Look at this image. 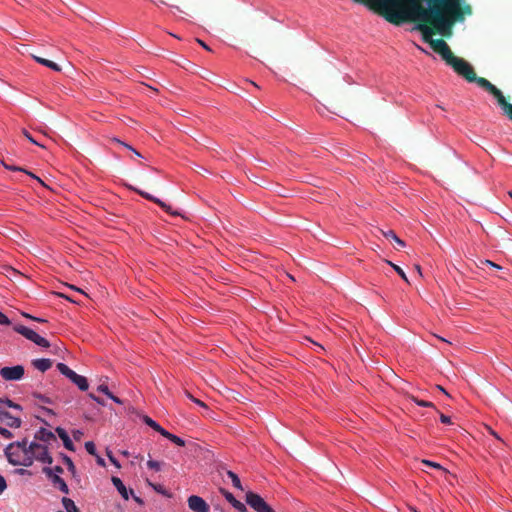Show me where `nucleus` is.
<instances>
[{"mask_svg":"<svg viewBox=\"0 0 512 512\" xmlns=\"http://www.w3.org/2000/svg\"><path fill=\"white\" fill-rule=\"evenodd\" d=\"M380 233L387 239L391 240V241H394L399 247H404L405 246V243L404 241H402L396 234L393 230H387V231H384L382 229H380Z\"/></svg>","mask_w":512,"mask_h":512,"instance_id":"19","label":"nucleus"},{"mask_svg":"<svg viewBox=\"0 0 512 512\" xmlns=\"http://www.w3.org/2000/svg\"><path fill=\"white\" fill-rule=\"evenodd\" d=\"M137 193H139L142 197H144L145 199H148L156 204H158L162 209H164L166 212H169L173 215H178V213L176 212H172L171 211V207L169 205H167L165 202L161 201L160 199L152 196L151 194L147 193V192H144V191H141V190H136Z\"/></svg>","mask_w":512,"mask_h":512,"instance_id":"14","label":"nucleus"},{"mask_svg":"<svg viewBox=\"0 0 512 512\" xmlns=\"http://www.w3.org/2000/svg\"><path fill=\"white\" fill-rule=\"evenodd\" d=\"M97 390L101 393H104L105 395H107L108 397L112 394L110 391H109V388L106 384H100L98 387H97Z\"/></svg>","mask_w":512,"mask_h":512,"instance_id":"38","label":"nucleus"},{"mask_svg":"<svg viewBox=\"0 0 512 512\" xmlns=\"http://www.w3.org/2000/svg\"><path fill=\"white\" fill-rule=\"evenodd\" d=\"M422 463L426 466H430V467H433V468H436L439 470H444V468L440 464L429 461V460H423Z\"/></svg>","mask_w":512,"mask_h":512,"instance_id":"37","label":"nucleus"},{"mask_svg":"<svg viewBox=\"0 0 512 512\" xmlns=\"http://www.w3.org/2000/svg\"><path fill=\"white\" fill-rule=\"evenodd\" d=\"M440 421L443 423V424H451V419L449 416H446L445 414L443 413H440Z\"/></svg>","mask_w":512,"mask_h":512,"instance_id":"43","label":"nucleus"},{"mask_svg":"<svg viewBox=\"0 0 512 512\" xmlns=\"http://www.w3.org/2000/svg\"><path fill=\"white\" fill-rule=\"evenodd\" d=\"M394 270L395 272L407 283H409V280L405 274V272L396 264L392 263L391 261H386Z\"/></svg>","mask_w":512,"mask_h":512,"instance_id":"24","label":"nucleus"},{"mask_svg":"<svg viewBox=\"0 0 512 512\" xmlns=\"http://www.w3.org/2000/svg\"><path fill=\"white\" fill-rule=\"evenodd\" d=\"M35 440L41 441L43 443H50V442L57 441L55 434L45 428H40L35 433Z\"/></svg>","mask_w":512,"mask_h":512,"instance_id":"13","label":"nucleus"},{"mask_svg":"<svg viewBox=\"0 0 512 512\" xmlns=\"http://www.w3.org/2000/svg\"><path fill=\"white\" fill-rule=\"evenodd\" d=\"M90 397H91L94 401H96L98 404H100V405H105L104 401H103L101 398H99V397L95 396L94 394H90Z\"/></svg>","mask_w":512,"mask_h":512,"instance_id":"49","label":"nucleus"},{"mask_svg":"<svg viewBox=\"0 0 512 512\" xmlns=\"http://www.w3.org/2000/svg\"><path fill=\"white\" fill-rule=\"evenodd\" d=\"M147 466L150 468V469H153V470H156V471H159L160 468H161V464L160 462L158 461H155V460H149L147 462Z\"/></svg>","mask_w":512,"mask_h":512,"instance_id":"33","label":"nucleus"},{"mask_svg":"<svg viewBox=\"0 0 512 512\" xmlns=\"http://www.w3.org/2000/svg\"><path fill=\"white\" fill-rule=\"evenodd\" d=\"M32 58L39 64L41 65H44L50 69H52L53 71H56V72H60L61 71V67L56 64L55 62L53 61H50L48 59H45V58H42V57H39V56H36V55H32Z\"/></svg>","mask_w":512,"mask_h":512,"instance_id":"18","label":"nucleus"},{"mask_svg":"<svg viewBox=\"0 0 512 512\" xmlns=\"http://www.w3.org/2000/svg\"><path fill=\"white\" fill-rule=\"evenodd\" d=\"M63 462L67 465L68 470L74 475L76 473L75 465L72 459L67 455H62Z\"/></svg>","mask_w":512,"mask_h":512,"instance_id":"25","label":"nucleus"},{"mask_svg":"<svg viewBox=\"0 0 512 512\" xmlns=\"http://www.w3.org/2000/svg\"><path fill=\"white\" fill-rule=\"evenodd\" d=\"M489 430H490V433H491L495 438H497L498 440H501V438L498 436V434H497L495 431H493L491 428H490Z\"/></svg>","mask_w":512,"mask_h":512,"instance_id":"55","label":"nucleus"},{"mask_svg":"<svg viewBox=\"0 0 512 512\" xmlns=\"http://www.w3.org/2000/svg\"><path fill=\"white\" fill-rule=\"evenodd\" d=\"M130 493L133 495V499H134L137 503H139V504H142V503H143L142 499H141L140 497H138V496L134 495L132 490H130Z\"/></svg>","mask_w":512,"mask_h":512,"instance_id":"53","label":"nucleus"},{"mask_svg":"<svg viewBox=\"0 0 512 512\" xmlns=\"http://www.w3.org/2000/svg\"><path fill=\"white\" fill-rule=\"evenodd\" d=\"M24 372L22 365L3 367L0 369V376L6 381H17L23 377Z\"/></svg>","mask_w":512,"mask_h":512,"instance_id":"8","label":"nucleus"},{"mask_svg":"<svg viewBox=\"0 0 512 512\" xmlns=\"http://www.w3.org/2000/svg\"><path fill=\"white\" fill-rule=\"evenodd\" d=\"M32 365L37 370H39L41 372H45L52 367V361L50 359H46V358L35 359L32 361Z\"/></svg>","mask_w":512,"mask_h":512,"instance_id":"17","label":"nucleus"},{"mask_svg":"<svg viewBox=\"0 0 512 512\" xmlns=\"http://www.w3.org/2000/svg\"><path fill=\"white\" fill-rule=\"evenodd\" d=\"M23 135H24V136H25V137H26V138H27L31 143H33V144H35V145H38V146H40V147H42V148H45V147H46L44 144L37 142V141L32 137V135H31L27 130H25V129L23 130Z\"/></svg>","mask_w":512,"mask_h":512,"instance_id":"30","label":"nucleus"},{"mask_svg":"<svg viewBox=\"0 0 512 512\" xmlns=\"http://www.w3.org/2000/svg\"><path fill=\"white\" fill-rule=\"evenodd\" d=\"M0 324L1 325H9L10 324V320L8 319V317L6 315H4L1 311H0Z\"/></svg>","mask_w":512,"mask_h":512,"instance_id":"42","label":"nucleus"},{"mask_svg":"<svg viewBox=\"0 0 512 512\" xmlns=\"http://www.w3.org/2000/svg\"><path fill=\"white\" fill-rule=\"evenodd\" d=\"M112 483L117 489V491L120 493V495L125 499H129V492L126 486L123 484L122 480L118 477H112Z\"/></svg>","mask_w":512,"mask_h":512,"instance_id":"16","label":"nucleus"},{"mask_svg":"<svg viewBox=\"0 0 512 512\" xmlns=\"http://www.w3.org/2000/svg\"><path fill=\"white\" fill-rule=\"evenodd\" d=\"M108 458L109 460L117 467H120V464L118 463V461L114 458V456L109 452L108 454Z\"/></svg>","mask_w":512,"mask_h":512,"instance_id":"48","label":"nucleus"},{"mask_svg":"<svg viewBox=\"0 0 512 512\" xmlns=\"http://www.w3.org/2000/svg\"><path fill=\"white\" fill-rule=\"evenodd\" d=\"M158 433H160L163 437L169 439L170 436L172 435V433L168 432L167 430H165L164 428H162L160 425H159V428H156V430Z\"/></svg>","mask_w":512,"mask_h":512,"instance_id":"39","label":"nucleus"},{"mask_svg":"<svg viewBox=\"0 0 512 512\" xmlns=\"http://www.w3.org/2000/svg\"><path fill=\"white\" fill-rule=\"evenodd\" d=\"M14 330L24 336L26 339L32 341L36 345L43 347V348H49L50 343L47 339L37 334L34 330L24 326V325H16L14 327Z\"/></svg>","mask_w":512,"mask_h":512,"instance_id":"6","label":"nucleus"},{"mask_svg":"<svg viewBox=\"0 0 512 512\" xmlns=\"http://www.w3.org/2000/svg\"><path fill=\"white\" fill-rule=\"evenodd\" d=\"M188 507L194 512H209L210 508L206 501L197 495H191L188 500Z\"/></svg>","mask_w":512,"mask_h":512,"instance_id":"11","label":"nucleus"},{"mask_svg":"<svg viewBox=\"0 0 512 512\" xmlns=\"http://www.w3.org/2000/svg\"><path fill=\"white\" fill-rule=\"evenodd\" d=\"M112 141H113V142H115V143H118V144H120V145H122V146H124L125 148H127V149H128V150H130V151H133V149H134L131 145H129V144H127V143H125V142L121 141V140H120V139H118V138H112Z\"/></svg>","mask_w":512,"mask_h":512,"instance_id":"41","label":"nucleus"},{"mask_svg":"<svg viewBox=\"0 0 512 512\" xmlns=\"http://www.w3.org/2000/svg\"><path fill=\"white\" fill-rule=\"evenodd\" d=\"M222 495L225 497V499L238 511V512H247L246 506L238 501L232 493L225 489H221Z\"/></svg>","mask_w":512,"mask_h":512,"instance_id":"12","label":"nucleus"},{"mask_svg":"<svg viewBox=\"0 0 512 512\" xmlns=\"http://www.w3.org/2000/svg\"><path fill=\"white\" fill-rule=\"evenodd\" d=\"M27 458H30L32 463L34 460L46 464H52L53 462V458L48 451V447L45 444H40L37 442H32L29 444Z\"/></svg>","mask_w":512,"mask_h":512,"instance_id":"3","label":"nucleus"},{"mask_svg":"<svg viewBox=\"0 0 512 512\" xmlns=\"http://www.w3.org/2000/svg\"><path fill=\"white\" fill-rule=\"evenodd\" d=\"M85 449L91 455H95L96 454V446L91 441H88V442L85 443Z\"/></svg>","mask_w":512,"mask_h":512,"instance_id":"31","label":"nucleus"},{"mask_svg":"<svg viewBox=\"0 0 512 512\" xmlns=\"http://www.w3.org/2000/svg\"><path fill=\"white\" fill-rule=\"evenodd\" d=\"M143 421L146 425H148L149 427H151L152 429L156 430V428H159V424L154 421L152 418H150L149 416H144L143 417Z\"/></svg>","mask_w":512,"mask_h":512,"instance_id":"29","label":"nucleus"},{"mask_svg":"<svg viewBox=\"0 0 512 512\" xmlns=\"http://www.w3.org/2000/svg\"><path fill=\"white\" fill-rule=\"evenodd\" d=\"M312 343H313V345L316 347L315 351H316L317 353H320L321 351H323V350H324V348H323L321 345H319V344H317V343H315V342H312Z\"/></svg>","mask_w":512,"mask_h":512,"instance_id":"52","label":"nucleus"},{"mask_svg":"<svg viewBox=\"0 0 512 512\" xmlns=\"http://www.w3.org/2000/svg\"><path fill=\"white\" fill-rule=\"evenodd\" d=\"M0 435L6 439H11L13 437L12 432L2 426H0Z\"/></svg>","mask_w":512,"mask_h":512,"instance_id":"36","label":"nucleus"},{"mask_svg":"<svg viewBox=\"0 0 512 512\" xmlns=\"http://www.w3.org/2000/svg\"><path fill=\"white\" fill-rule=\"evenodd\" d=\"M132 152H133L136 156L141 157V154H140L137 150L133 149V151H132Z\"/></svg>","mask_w":512,"mask_h":512,"instance_id":"60","label":"nucleus"},{"mask_svg":"<svg viewBox=\"0 0 512 512\" xmlns=\"http://www.w3.org/2000/svg\"><path fill=\"white\" fill-rule=\"evenodd\" d=\"M15 448L20 450L24 455H28V443L27 440L24 439L22 441L15 442Z\"/></svg>","mask_w":512,"mask_h":512,"instance_id":"23","label":"nucleus"},{"mask_svg":"<svg viewBox=\"0 0 512 512\" xmlns=\"http://www.w3.org/2000/svg\"><path fill=\"white\" fill-rule=\"evenodd\" d=\"M0 404H2V406L5 408V407H10V408H13L15 410H18L19 412L22 411V407L21 405L17 404V403H14L12 400L8 399V398H1L0 399Z\"/></svg>","mask_w":512,"mask_h":512,"instance_id":"21","label":"nucleus"},{"mask_svg":"<svg viewBox=\"0 0 512 512\" xmlns=\"http://www.w3.org/2000/svg\"><path fill=\"white\" fill-rule=\"evenodd\" d=\"M50 470L53 471V473L58 474L59 476L64 472L61 466L50 467Z\"/></svg>","mask_w":512,"mask_h":512,"instance_id":"45","label":"nucleus"},{"mask_svg":"<svg viewBox=\"0 0 512 512\" xmlns=\"http://www.w3.org/2000/svg\"><path fill=\"white\" fill-rule=\"evenodd\" d=\"M42 473H44L47 478L51 481L54 487L58 488L64 494L69 493V488L66 482L56 473L50 470V467L46 466L42 468Z\"/></svg>","mask_w":512,"mask_h":512,"instance_id":"9","label":"nucleus"},{"mask_svg":"<svg viewBox=\"0 0 512 512\" xmlns=\"http://www.w3.org/2000/svg\"><path fill=\"white\" fill-rule=\"evenodd\" d=\"M7 487L5 478L0 475V493H2Z\"/></svg>","mask_w":512,"mask_h":512,"instance_id":"44","label":"nucleus"},{"mask_svg":"<svg viewBox=\"0 0 512 512\" xmlns=\"http://www.w3.org/2000/svg\"><path fill=\"white\" fill-rule=\"evenodd\" d=\"M410 510H411V512H419V511H418L416 508H414V507H411V508H410Z\"/></svg>","mask_w":512,"mask_h":512,"instance_id":"63","label":"nucleus"},{"mask_svg":"<svg viewBox=\"0 0 512 512\" xmlns=\"http://www.w3.org/2000/svg\"><path fill=\"white\" fill-rule=\"evenodd\" d=\"M415 270L417 271V273L419 274V276H422V270H421V266L416 264L414 266Z\"/></svg>","mask_w":512,"mask_h":512,"instance_id":"54","label":"nucleus"},{"mask_svg":"<svg viewBox=\"0 0 512 512\" xmlns=\"http://www.w3.org/2000/svg\"><path fill=\"white\" fill-rule=\"evenodd\" d=\"M15 449V444H9L5 449L6 457L10 464L14 466H25L29 467L32 465V461L30 458H27V455H24L20 450Z\"/></svg>","mask_w":512,"mask_h":512,"instance_id":"4","label":"nucleus"},{"mask_svg":"<svg viewBox=\"0 0 512 512\" xmlns=\"http://www.w3.org/2000/svg\"><path fill=\"white\" fill-rule=\"evenodd\" d=\"M10 270H11V272H12L13 274H16V273H17L15 269H12V268H11Z\"/></svg>","mask_w":512,"mask_h":512,"instance_id":"64","label":"nucleus"},{"mask_svg":"<svg viewBox=\"0 0 512 512\" xmlns=\"http://www.w3.org/2000/svg\"><path fill=\"white\" fill-rule=\"evenodd\" d=\"M23 172L26 173L27 175H29L31 178L36 179L42 185H44L43 181L39 177H37L35 174H33L32 172L27 171L26 169Z\"/></svg>","mask_w":512,"mask_h":512,"instance_id":"46","label":"nucleus"},{"mask_svg":"<svg viewBox=\"0 0 512 512\" xmlns=\"http://www.w3.org/2000/svg\"><path fill=\"white\" fill-rule=\"evenodd\" d=\"M367 6L387 22L401 26L414 24L429 0H353Z\"/></svg>","mask_w":512,"mask_h":512,"instance_id":"2","label":"nucleus"},{"mask_svg":"<svg viewBox=\"0 0 512 512\" xmlns=\"http://www.w3.org/2000/svg\"><path fill=\"white\" fill-rule=\"evenodd\" d=\"M472 14L473 7L467 0H429L414 22L413 29L458 75L493 95L502 109L507 100L501 90L486 78L478 77L473 67L455 56L445 41L453 36L455 25L463 23Z\"/></svg>","mask_w":512,"mask_h":512,"instance_id":"1","label":"nucleus"},{"mask_svg":"<svg viewBox=\"0 0 512 512\" xmlns=\"http://www.w3.org/2000/svg\"><path fill=\"white\" fill-rule=\"evenodd\" d=\"M33 320H34V321H37V322H41V323H42V322H46V320H45V319L37 318V317H34V318H33Z\"/></svg>","mask_w":512,"mask_h":512,"instance_id":"57","label":"nucleus"},{"mask_svg":"<svg viewBox=\"0 0 512 512\" xmlns=\"http://www.w3.org/2000/svg\"><path fill=\"white\" fill-rule=\"evenodd\" d=\"M109 398H110L111 400H113V401H114L115 403H117V404H122V400H121V399H119L117 396H115V395H113V394H111V395L109 396Z\"/></svg>","mask_w":512,"mask_h":512,"instance_id":"51","label":"nucleus"},{"mask_svg":"<svg viewBox=\"0 0 512 512\" xmlns=\"http://www.w3.org/2000/svg\"><path fill=\"white\" fill-rule=\"evenodd\" d=\"M410 398H411V400L413 402H415L419 406H422V407H434V404L432 402L425 401V400H420V399H418V398H416L414 396H411Z\"/></svg>","mask_w":512,"mask_h":512,"instance_id":"27","label":"nucleus"},{"mask_svg":"<svg viewBox=\"0 0 512 512\" xmlns=\"http://www.w3.org/2000/svg\"><path fill=\"white\" fill-rule=\"evenodd\" d=\"M56 432H57L58 436L61 438V440L63 441L64 447L69 451H75L74 444L71 441V439H70L69 435L67 434V432L65 431V429H63L61 427H57Z\"/></svg>","mask_w":512,"mask_h":512,"instance_id":"15","label":"nucleus"},{"mask_svg":"<svg viewBox=\"0 0 512 512\" xmlns=\"http://www.w3.org/2000/svg\"><path fill=\"white\" fill-rule=\"evenodd\" d=\"M158 433H160L163 437L169 439L170 436L172 435V433L168 432L167 430H165L164 428H162L160 425H159V428H156V430Z\"/></svg>","mask_w":512,"mask_h":512,"instance_id":"40","label":"nucleus"},{"mask_svg":"<svg viewBox=\"0 0 512 512\" xmlns=\"http://www.w3.org/2000/svg\"><path fill=\"white\" fill-rule=\"evenodd\" d=\"M149 485H150V486H151V487H152L156 492L161 493V494H163V495H167V492H166V490L163 488V486H162V485H160V484H153V483H151V482H149Z\"/></svg>","mask_w":512,"mask_h":512,"instance_id":"34","label":"nucleus"},{"mask_svg":"<svg viewBox=\"0 0 512 512\" xmlns=\"http://www.w3.org/2000/svg\"><path fill=\"white\" fill-rule=\"evenodd\" d=\"M60 296H61V297L66 298L67 300H69V301H71V302H74V303L76 302L75 300H73V299L71 298V296H66V295H64V294H60Z\"/></svg>","mask_w":512,"mask_h":512,"instance_id":"56","label":"nucleus"},{"mask_svg":"<svg viewBox=\"0 0 512 512\" xmlns=\"http://www.w3.org/2000/svg\"><path fill=\"white\" fill-rule=\"evenodd\" d=\"M1 163H2V165H3L6 169H8V170H11V171H20V172H21V171H25V169H24V168H22V167L15 166V165H10V164L5 163L4 161H2Z\"/></svg>","mask_w":512,"mask_h":512,"instance_id":"35","label":"nucleus"},{"mask_svg":"<svg viewBox=\"0 0 512 512\" xmlns=\"http://www.w3.org/2000/svg\"><path fill=\"white\" fill-rule=\"evenodd\" d=\"M70 288H71V289H74V290H76V291H78V292H82V290H81V289H77V288H75L74 286H70Z\"/></svg>","mask_w":512,"mask_h":512,"instance_id":"62","label":"nucleus"},{"mask_svg":"<svg viewBox=\"0 0 512 512\" xmlns=\"http://www.w3.org/2000/svg\"><path fill=\"white\" fill-rule=\"evenodd\" d=\"M185 395L192 400L195 404L199 405L200 407H203L207 409V405L201 401L200 399L195 398L189 391H185Z\"/></svg>","mask_w":512,"mask_h":512,"instance_id":"28","label":"nucleus"},{"mask_svg":"<svg viewBox=\"0 0 512 512\" xmlns=\"http://www.w3.org/2000/svg\"><path fill=\"white\" fill-rule=\"evenodd\" d=\"M437 388H438L439 390H441L443 393H445L446 395H448V393L445 391V389H444L442 386H439V385H438V386H437Z\"/></svg>","mask_w":512,"mask_h":512,"instance_id":"59","label":"nucleus"},{"mask_svg":"<svg viewBox=\"0 0 512 512\" xmlns=\"http://www.w3.org/2000/svg\"><path fill=\"white\" fill-rule=\"evenodd\" d=\"M485 264H486V265H488V266H490V267L496 268V269H500V268H501L499 265H497V264L493 263V262H492V261H490V260H486V261H485Z\"/></svg>","mask_w":512,"mask_h":512,"instance_id":"50","label":"nucleus"},{"mask_svg":"<svg viewBox=\"0 0 512 512\" xmlns=\"http://www.w3.org/2000/svg\"><path fill=\"white\" fill-rule=\"evenodd\" d=\"M503 114L512 121V104L506 102V104L502 108Z\"/></svg>","mask_w":512,"mask_h":512,"instance_id":"26","label":"nucleus"},{"mask_svg":"<svg viewBox=\"0 0 512 512\" xmlns=\"http://www.w3.org/2000/svg\"><path fill=\"white\" fill-rule=\"evenodd\" d=\"M0 423H3L11 428H19L22 421L20 417L10 414L8 411H6L2 404H0Z\"/></svg>","mask_w":512,"mask_h":512,"instance_id":"10","label":"nucleus"},{"mask_svg":"<svg viewBox=\"0 0 512 512\" xmlns=\"http://www.w3.org/2000/svg\"><path fill=\"white\" fill-rule=\"evenodd\" d=\"M62 505L66 512H80L79 508L75 505L74 501L70 498H62Z\"/></svg>","mask_w":512,"mask_h":512,"instance_id":"20","label":"nucleus"},{"mask_svg":"<svg viewBox=\"0 0 512 512\" xmlns=\"http://www.w3.org/2000/svg\"><path fill=\"white\" fill-rule=\"evenodd\" d=\"M59 372L69 378L81 391H86L89 387L86 377L78 375L64 363H58Z\"/></svg>","mask_w":512,"mask_h":512,"instance_id":"5","label":"nucleus"},{"mask_svg":"<svg viewBox=\"0 0 512 512\" xmlns=\"http://www.w3.org/2000/svg\"><path fill=\"white\" fill-rule=\"evenodd\" d=\"M196 42L201 45L205 50L207 51H211V48L204 42L202 41L201 39L197 38L196 39Z\"/></svg>","mask_w":512,"mask_h":512,"instance_id":"47","label":"nucleus"},{"mask_svg":"<svg viewBox=\"0 0 512 512\" xmlns=\"http://www.w3.org/2000/svg\"><path fill=\"white\" fill-rule=\"evenodd\" d=\"M227 476L231 479L232 484H233V486L235 488H237L239 490H243V487L241 485V481H240V479H239L237 474H235L232 471H227Z\"/></svg>","mask_w":512,"mask_h":512,"instance_id":"22","label":"nucleus"},{"mask_svg":"<svg viewBox=\"0 0 512 512\" xmlns=\"http://www.w3.org/2000/svg\"><path fill=\"white\" fill-rule=\"evenodd\" d=\"M23 316L26 318H29L31 320H33V318H34V316H31L30 314H27V313H23Z\"/></svg>","mask_w":512,"mask_h":512,"instance_id":"58","label":"nucleus"},{"mask_svg":"<svg viewBox=\"0 0 512 512\" xmlns=\"http://www.w3.org/2000/svg\"><path fill=\"white\" fill-rule=\"evenodd\" d=\"M246 503L256 512H275L272 507L257 493L247 492Z\"/></svg>","mask_w":512,"mask_h":512,"instance_id":"7","label":"nucleus"},{"mask_svg":"<svg viewBox=\"0 0 512 512\" xmlns=\"http://www.w3.org/2000/svg\"><path fill=\"white\" fill-rule=\"evenodd\" d=\"M98 463L101 464V465H104V460L102 458H99L98 459Z\"/></svg>","mask_w":512,"mask_h":512,"instance_id":"61","label":"nucleus"},{"mask_svg":"<svg viewBox=\"0 0 512 512\" xmlns=\"http://www.w3.org/2000/svg\"><path fill=\"white\" fill-rule=\"evenodd\" d=\"M169 440L178 446H185V441L174 434L170 436Z\"/></svg>","mask_w":512,"mask_h":512,"instance_id":"32","label":"nucleus"}]
</instances>
